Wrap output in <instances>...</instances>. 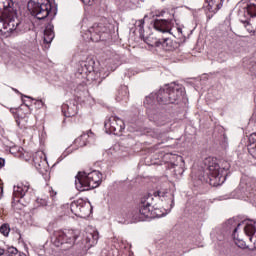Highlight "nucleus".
Instances as JSON below:
<instances>
[{"instance_id": "obj_1", "label": "nucleus", "mask_w": 256, "mask_h": 256, "mask_svg": "<svg viewBox=\"0 0 256 256\" xmlns=\"http://www.w3.org/2000/svg\"><path fill=\"white\" fill-rule=\"evenodd\" d=\"M175 207V196L167 190H158L153 194H146L140 199V221L155 219L169 215Z\"/></svg>"}, {"instance_id": "obj_2", "label": "nucleus", "mask_w": 256, "mask_h": 256, "mask_svg": "<svg viewBox=\"0 0 256 256\" xmlns=\"http://www.w3.org/2000/svg\"><path fill=\"white\" fill-rule=\"evenodd\" d=\"M17 10L13 8V0H0V35L11 37L14 31H19Z\"/></svg>"}, {"instance_id": "obj_3", "label": "nucleus", "mask_w": 256, "mask_h": 256, "mask_svg": "<svg viewBox=\"0 0 256 256\" xmlns=\"http://www.w3.org/2000/svg\"><path fill=\"white\" fill-rule=\"evenodd\" d=\"M103 181V174L94 170L91 172H78L75 178V185L78 191H91L97 189Z\"/></svg>"}, {"instance_id": "obj_4", "label": "nucleus", "mask_w": 256, "mask_h": 256, "mask_svg": "<svg viewBox=\"0 0 256 256\" xmlns=\"http://www.w3.org/2000/svg\"><path fill=\"white\" fill-rule=\"evenodd\" d=\"M185 95V88L179 84H173L157 92V103L159 105H169L177 103Z\"/></svg>"}, {"instance_id": "obj_5", "label": "nucleus", "mask_w": 256, "mask_h": 256, "mask_svg": "<svg viewBox=\"0 0 256 256\" xmlns=\"http://www.w3.org/2000/svg\"><path fill=\"white\" fill-rule=\"evenodd\" d=\"M79 237V231L77 230H56L52 235V242L56 247H62L66 245L64 249H71L75 245Z\"/></svg>"}, {"instance_id": "obj_6", "label": "nucleus", "mask_w": 256, "mask_h": 256, "mask_svg": "<svg viewBox=\"0 0 256 256\" xmlns=\"http://www.w3.org/2000/svg\"><path fill=\"white\" fill-rule=\"evenodd\" d=\"M28 11L39 21L47 19V17H49V13H51V1L30 0L28 2Z\"/></svg>"}, {"instance_id": "obj_7", "label": "nucleus", "mask_w": 256, "mask_h": 256, "mask_svg": "<svg viewBox=\"0 0 256 256\" xmlns=\"http://www.w3.org/2000/svg\"><path fill=\"white\" fill-rule=\"evenodd\" d=\"M208 175L210 177V183L214 186L223 185L225 183V168H221L217 161L213 158L206 159Z\"/></svg>"}, {"instance_id": "obj_8", "label": "nucleus", "mask_w": 256, "mask_h": 256, "mask_svg": "<svg viewBox=\"0 0 256 256\" xmlns=\"http://www.w3.org/2000/svg\"><path fill=\"white\" fill-rule=\"evenodd\" d=\"M88 33L91 41L94 43H99V41H107L110 33L109 25L104 23L93 24V26L89 28Z\"/></svg>"}, {"instance_id": "obj_9", "label": "nucleus", "mask_w": 256, "mask_h": 256, "mask_svg": "<svg viewBox=\"0 0 256 256\" xmlns=\"http://www.w3.org/2000/svg\"><path fill=\"white\" fill-rule=\"evenodd\" d=\"M70 209L76 217H87V215L91 213V202H87L83 198H79L71 203Z\"/></svg>"}, {"instance_id": "obj_10", "label": "nucleus", "mask_w": 256, "mask_h": 256, "mask_svg": "<svg viewBox=\"0 0 256 256\" xmlns=\"http://www.w3.org/2000/svg\"><path fill=\"white\" fill-rule=\"evenodd\" d=\"M104 127L106 133H113L114 135H119L125 129V122L116 116H111L105 123Z\"/></svg>"}, {"instance_id": "obj_11", "label": "nucleus", "mask_w": 256, "mask_h": 256, "mask_svg": "<svg viewBox=\"0 0 256 256\" xmlns=\"http://www.w3.org/2000/svg\"><path fill=\"white\" fill-rule=\"evenodd\" d=\"M173 25V19H156L153 23L154 29L159 33H171Z\"/></svg>"}, {"instance_id": "obj_12", "label": "nucleus", "mask_w": 256, "mask_h": 256, "mask_svg": "<svg viewBox=\"0 0 256 256\" xmlns=\"http://www.w3.org/2000/svg\"><path fill=\"white\" fill-rule=\"evenodd\" d=\"M93 141H95V134L91 132V130H89L76 138L74 140V145L77 149H79V147H85L88 143H91Z\"/></svg>"}, {"instance_id": "obj_13", "label": "nucleus", "mask_w": 256, "mask_h": 256, "mask_svg": "<svg viewBox=\"0 0 256 256\" xmlns=\"http://www.w3.org/2000/svg\"><path fill=\"white\" fill-rule=\"evenodd\" d=\"M148 117L150 121H153L156 125H166L169 123V118L167 115L163 114L162 112L150 113L148 112Z\"/></svg>"}, {"instance_id": "obj_14", "label": "nucleus", "mask_w": 256, "mask_h": 256, "mask_svg": "<svg viewBox=\"0 0 256 256\" xmlns=\"http://www.w3.org/2000/svg\"><path fill=\"white\" fill-rule=\"evenodd\" d=\"M29 182H21L17 186H14V197L18 199H23L29 191Z\"/></svg>"}, {"instance_id": "obj_15", "label": "nucleus", "mask_w": 256, "mask_h": 256, "mask_svg": "<svg viewBox=\"0 0 256 256\" xmlns=\"http://www.w3.org/2000/svg\"><path fill=\"white\" fill-rule=\"evenodd\" d=\"M79 111L77 104H63L62 105V113L64 117H75Z\"/></svg>"}, {"instance_id": "obj_16", "label": "nucleus", "mask_w": 256, "mask_h": 256, "mask_svg": "<svg viewBox=\"0 0 256 256\" xmlns=\"http://www.w3.org/2000/svg\"><path fill=\"white\" fill-rule=\"evenodd\" d=\"M244 224V233L249 237V241L253 242V235L256 233V222L254 220H245Z\"/></svg>"}, {"instance_id": "obj_17", "label": "nucleus", "mask_w": 256, "mask_h": 256, "mask_svg": "<svg viewBox=\"0 0 256 256\" xmlns=\"http://www.w3.org/2000/svg\"><path fill=\"white\" fill-rule=\"evenodd\" d=\"M152 47H164L167 51H173L175 46H173V40L169 38H163L156 40L154 43L150 44Z\"/></svg>"}, {"instance_id": "obj_18", "label": "nucleus", "mask_w": 256, "mask_h": 256, "mask_svg": "<svg viewBox=\"0 0 256 256\" xmlns=\"http://www.w3.org/2000/svg\"><path fill=\"white\" fill-rule=\"evenodd\" d=\"M54 26L51 23H48L44 30V43L49 45L55 39V32L53 31Z\"/></svg>"}, {"instance_id": "obj_19", "label": "nucleus", "mask_w": 256, "mask_h": 256, "mask_svg": "<svg viewBox=\"0 0 256 256\" xmlns=\"http://www.w3.org/2000/svg\"><path fill=\"white\" fill-rule=\"evenodd\" d=\"M226 229L228 231H233V239H236L237 231H239V227H241V223L237 222L235 219H229L226 222Z\"/></svg>"}, {"instance_id": "obj_20", "label": "nucleus", "mask_w": 256, "mask_h": 256, "mask_svg": "<svg viewBox=\"0 0 256 256\" xmlns=\"http://www.w3.org/2000/svg\"><path fill=\"white\" fill-rule=\"evenodd\" d=\"M248 141V152L250 153L251 157L256 159V133L250 134Z\"/></svg>"}, {"instance_id": "obj_21", "label": "nucleus", "mask_w": 256, "mask_h": 256, "mask_svg": "<svg viewBox=\"0 0 256 256\" xmlns=\"http://www.w3.org/2000/svg\"><path fill=\"white\" fill-rule=\"evenodd\" d=\"M99 241V232L93 231V233H88L86 236V243H90L91 246L97 245Z\"/></svg>"}, {"instance_id": "obj_22", "label": "nucleus", "mask_w": 256, "mask_h": 256, "mask_svg": "<svg viewBox=\"0 0 256 256\" xmlns=\"http://www.w3.org/2000/svg\"><path fill=\"white\" fill-rule=\"evenodd\" d=\"M92 71H93V66L87 64V62L82 63L81 68L78 69V73L80 75H83V77H85V75H88V73H91Z\"/></svg>"}, {"instance_id": "obj_23", "label": "nucleus", "mask_w": 256, "mask_h": 256, "mask_svg": "<svg viewBox=\"0 0 256 256\" xmlns=\"http://www.w3.org/2000/svg\"><path fill=\"white\" fill-rule=\"evenodd\" d=\"M224 1L225 0H210L209 10L211 11V9H213V7H215L214 13H216L217 11H219V9H221V7H223Z\"/></svg>"}, {"instance_id": "obj_24", "label": "nucleus", "mask_w": 256, "mask_h": 256, "mask_svg": "<svg viewBox=\"0 0 256 256\" xmlns=\"http://www.w3.org/2000/svg\"><path fill=\"white\" fill-rule=\"evenodd\" d=\"M155 99L157 101V93H151L149 96L145 98L144 105H146V107H152V105H155Z\"/></svg>"}, {"instance_id": "obj_25", "label": "nucleus", "mask_w": 256, "mask_h": 256, "mask_svg": "<svg viewBox=\"0 0 256 256\" xmlns=\"http://www.w3.org/2000/svg\"><path fill=\"white\" fill-rule=\"evenodd\" d=\"M25 123H27V120H25V117L21 116L20 114H18V116L16 117V124L20 129L25 128Z\"/></svg>"}, {"instance_id": "obj_26", "label": "nucleus", "mask_w": 256, "mask_h": 256, "mask_svg": "<svg viewBox=\"0 0 256 256\" xmlns=\"http://www.w3.org/2000/svg\"><path fill=\"white\" fill-rule=\"evenodd\" d=\"M247 13L248 15H250V17L252 19H256V5H251V4H248L247 5Z\"/></svg>"}, {"instance_id": "obj_27", "label": "nucleus", "mask_w": 256, "mask_h": 256, "mask_svg": "<svg viewBox=\"0 0 256 256\" xmlns=\"http://www.w3.org/2000/svg\"><path fill=\"white\" fill-rule=\"evenodd\" d=\"M136 27L139 29L140 35H143L145 31V20L144 19L137 20Z\"/></svg>"}, {"instance_id": "obj_28", "label": "nucleus", "mask_w": 256, "mask_h": 256, "mask_svg": "<svg viewBox=\"0 0 256 256\" xmlns=\"http://www.w3.org/2000/svg\"><path fill=\"white\" fill-rule=\"evenodd\" d=\"M10 231H11V228H9V224H3V225L0 227V233H1L2 235H4V237H8Z\"/></svg>"}, {"instance_id": "obj_29", "label": "nucleus", "mask_w": 256, "mask_h": 256, "mask_svg": "<svg viewBox=\"0 0 256 256\" xmlns=\"http://www.w3.org/2000/svg\"><path fill=\"white\" fill-rule=\"evenodd\" d=\"M17 248L15 247H8L6 250H4V256H15L17 255Z\"/></svg>"}, {"instance_id": "obj_30", "label": "nucleus", "mask_w": 256, "mask_h": 256, "mask_svg": "<svg viewBox=\"0 0 256 256\" xmlns=\"http://www.w3.org/2000/svg\"><path fill=\"white\" fill-rule=\"evenodd\" d=\"M149 135L154 137V139H163V133L159 132V130H150Z\"/></svg>"}, {"instance_id": "obj_31", "label": "nucleus", "mask_w": 256, "mask_h": 256, "mask_svg": "<svg viewBox=\"0 0 256 256\" xmlns=\"http://www.w3.org/2000/svg\"><path fill=\"white\" fill-rule=\"evenodd\" d=\"M234 241L237 247H239L240 249H247V244H245V241L239 239L237 237V234H236V238H234Z\"/></svg>"}, {"instance_id": "obj_32", "label": "nucleus", "mask_w": 256, "mask_h": 256, "mask_svg": "<svg viewBox=\"0 0 256 256\" xmlns=\"http://www.w3.org/2000/svg\"><path fill=\"white\" fill-rule=\"evenodd\" d=\"M244 181H246V187H250L251 189L255 187V183H256L255 178L246 177L244 178Z\"/></svg>"}, {"instance_id": "obj_33", "label": "nucleus", "mask_w": 256, "mask_h": 256, "mask_svg": "<svg viewBox=\"0 0 256 256\" xmlns=\"http://www.w3.org/2000/svg\"><path fill=\"white\" fill-rule=\"evenodd\" d=\"M129 99V93L127 92V88H124V96H117L116 100L117 101H127Z\"/></svg>"}, {"instance_id": "obj_34", "label": "nucleus", "mask_w": 256, "mask_h": 256, "mask_svg": "<svg viewBox=\"0 0 256 256\" xmlns=\"http://www.w3.org/2000/svg\"><path fill=\"white\" fill-rule=\"evenodd\" d=\"M39 155H36L35 157H34V163H35V165H39V167H41V163H45V158L43 159V160H40L39 161Z\"/></svg>"}, {"instance_id": "obj_35", "label": "nucleus", "mask_w": 256, "mask_h": 256, "mask_svg": "<svg viewBox=\"0 0 256 256\" xmlns=\"http://www.w3.org/2000/svg\"><path fill=\"white\" fill-rule=\"evenodd\" d=\"M35 105L37 106L38 109H41V107L45 106V102L41 99H37L35 102Z\"/></svg>"}, {"instance_id": "obj_36", "label": "nucleus", "mask_w": 256, "mask_h": 256, "mask_svg": "<svg viewBox=\"0 0 256 256\" xmlns=\"http://www.w3.org/2000/svg\"><path fill=\"white\" fill-rule=\"evenodd\" d=\"M50 197L55 201V197H57V191L53 190V188L49 189Z\"/></svg>"}, {"instance_id": "obj_37", "label": "nucleus", "mask_w": 256, "mask_h": 256, "mask_svg": "<svg viewBox=\"0 0 256 256\" xmlns=\"http://www.w3.org/2000/svg\"><path fill=\"white\" fill-rule=\"evenodd\" d=\"M84 5H95V0H81Z\"/></svg>"}, {"instance_id": "obj_38", "label": "nucleus", "mask_w": 256, "mask_h": 256, "mask_svg": "<svg viewBox=\"0 0 256 256\" xmlns=\"http://www.w3.org/2000/svg\"><path fill=\"white\" fill-rule=\"evenodd\" d=\"M5 167V159L0 158V169H3Z\"/></svg>"}, {"instance_id": "obj_39", "label": "nucleus", "mask_w": 256, "mask_h": 256, "mask_svg": "<svg viewBox=\"0 0 256 256\" xmlns=\"http://www.w3.org/2000/svg\"><path fill=\"white\" fill-rule=\"evenodd\" d=\"M248 5L255 6L256 5V0H249Z\"/></svg>"}, {"instance_id": "obj_40", "label": "nucleus", "mask_w": 256, "mask_h": 256, "mask_svg": "<svg viewBox=\"0 0 256 256\" xmlns=\"http://www.w3.org/2000/svg\"><path fill=\"white\" fill-rule=\"evenodd\" d=\"M22 97H25L26 99H32V101H35V99H33L31 96H27V95H23L21 94Z\"/></svg>"}, {"instance_id": "obj_41", "label": "nucleus", "mask_w": 256, "mask_h": 256, "mask_svg": "<svg viewBox=\"0 0 256 256\" xmlns=\"http://www.w3.org/2000/svg\"><path fill=\"white\" fill-rule=\"evenodd\" d=\"M14 256H25V254H21V253L19 252V250H17V252H16V254H14Z\"/></svg>"}, {"instance_id": "obj_42", "label": "nucleus", "mask_w": 256, "mask_h": 256, "mask_svg": "<svg viewBox=\"0 0 256 256\" xmlns=\"http://www.w3.org/2000/svg\"><path fill=\"white\" fill-rule=\"evenodd\" d=\"M1 255H4V256H5V249L0 248V256H1Z\"/></svg>"}, {"instance_id": "obj_43", "label": "nucleus", "mask_w": 256, "mask_h": 256, "mask_svg": "<svg viewBox=\"0 0 256 256\" xmlns=\"http://www.w3.org/2000/svg\"><path fill=\"white\" fill-rule=\"evenodd\" d=\"M256 250V241H254V247L250 248V251H255Z\"/></svg>"}, {"instance_id": "obj_44", "label": "nucleus", "mask_w": 256, "mask_h": 256, "mask_svg": "<svg viewBox=\"0 0 256 256\" xmlns=\"http://www.w3.org/2000/svg\"><path fill=\"white\" fill-rule=\"evenodd\" d=\"M10 153H12V155H15V148H11Z\"/></svg>"}, {"instance_id": "obj_45", "label": "nucleus", "mask_w": 256, "mask_h": 256, "mask_svg": "<svg viewBox=\"0 0 256 256\" xmlns=\"http://www.w3.org/2000/svg\"><path fill=\"white\" fill-rule=\"evenodd\" d=\"M12 89H13V91H14L15 93H18L19 95H21V92H19V90L15 89V88H12Z\"/></svg>"}, {"instance_id": "obj_46", "label": "nucleus", "mask_w": 256, "mask_h": 256, "mask_svg": "<svg viewBox=\"0 0 256 256\" xmlns=\"http://www.w3.org/2000/svg\"><path fill=\"white\" fill-rule=\"evenodd\" d=\"M0 195H3V186L0 185Z\"/></svg>"}, {"instance_id": "obj_47", "label": "nucleus", "mask_w": 256, "mask_h": 256, "mask_svg": "<svg viewBox=\"0 0 256 256\" xmlns=\"http://www.w3.org/2000/svg\"><path fill=\"white\" fill-rule=\"evenodd\" d=\"M178 33H183V30L181 28H177Z\"/></svg>"}, {"instance_id": "obj_48", "label": "nucleus", "mask_w": 256, "mask_h": 256, "mask_svg": "<svg viewBox=\"0 0 256 256\" xmlns=\"http://www.w3.org/2000/svg\"><path fill=\"white\" fill-rule=\"evenodd\" d=\"M43 155V153L40 154L39 158L41 159V156Z\"/></svg>"}, {"instance_id": "obj_49", "label": "nucleus", "mask_w": 256, "mask_h": 256, "mask_svg": "<svg viewBox=\"0 0 256 256\" xmlns=\"http://www.w3.org/2000/svg\"><path fill=\"white\" fill-rule=\"evenodd\" d=\"M44 205H47V202H44Z\"/></svg>"}]
</instances>
